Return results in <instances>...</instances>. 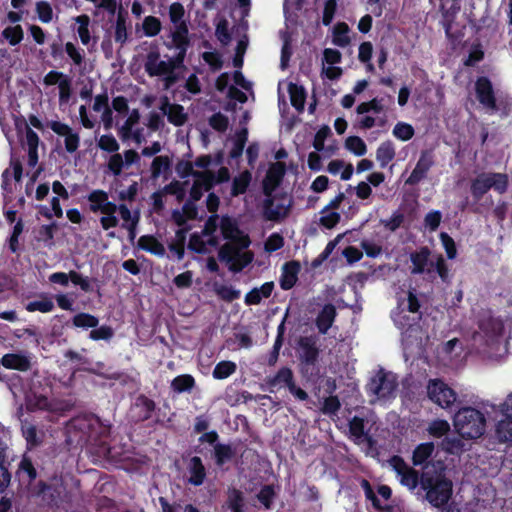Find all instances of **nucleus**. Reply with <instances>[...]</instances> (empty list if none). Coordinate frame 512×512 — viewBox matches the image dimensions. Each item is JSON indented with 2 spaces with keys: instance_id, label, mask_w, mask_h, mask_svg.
<instances>
[{
  "instance_id": "ea45409f",
  "label": "nucleus",
  "mask_w": 512,
  "mask_h": 512,
  "mask_svg": "<svg viewBox=\"0 0 512 512\" xmlns=\"http://www.w3.org/2000/svg\"><path fill=\"white\" fill-rule=\"evenodd\" d=\"M220 228L224 239L233 240L238 244L239 238L236 237V234H240L241 232L235 221L228 216H224L221 219Z\"/></svg>"
},
{
  "instance_id": "c85d7f7f",
  "label": "nucleus",
  "mask_w": 512,
  "mask_h": 512,
  "mask_svg": "<svg viewBox=\"0 0 512 512\" xmlns=\"http://www.w3.org/2000/svg\"><path fill=\"white\" fill-rule=\"evenodd\" d=\"M252 180V174L248 170H244L238 176L234 177L231 186V196L237 197L246 193Z\"/></svg>"
},
{
  "instance_id": "680f3d73",
  "label": "nucleus",
  "mask_w": 512,
  "mask_h": 512,
  "mask_svg": "<svg viewBox=\"0 0 512 512\" xmlns=\"http://www.w3.org/2000/svg\"><path fill=\"white\" fill-rule=\"evenodd\" d=\"M209 125L215 131L223 133L228 129L229 119L221 112H217L209 118Z\"/></svg>"
},
{
  "instance_id": "09e8293b",
  "label": "nucleus",
  "mask_w": 512,
  "mask_h": 512,
  "mask_svg": "<svg viewBox=\"0 0 512 512\" xmlns=\"http://www.w3.org/2000/svg\"><path fill=\"white\" fill-rule=\"evenodd\" d=\"M2 35L11 46L18 45L24 37L23 29L20 25L6 27L3 30Z\"/></svg>"
},
{
  "instance_id": "f704fd0d",
  "label": "nucleus",
  "mask_w": 512,
  "mask_h": 512,
  "mask_svg": "<svg viewBox=\"0 0 512 512\" xmlns=\"http://www.w3.org/2000/svg\"><path fill=\"white\" fill-rule=\"evenodd\" d=\"M237 370L235 362L230 360H222L218 362L212 372V376L216 380H224L233 375Z\"/></svg>"
},
{
  "instance_id": "b1692460",
  "label": "nucleus",
  "mask_w": 512,
  "mask_h": 512,
  "mask_svg": "<svg viewBox=\"0 0 512 512\" xmlns=\"http://www.w3.org/2000/svg\"><path fill=\"white\" fill-rule=\"evenodd\" d=\"M336 315V308L333 304L324 305L316 318V326L321 334L328 332L333 325Z\"/></svg>"
},
{
  "instance_id": "aec40b11",
  "label": "nucleus",
  "mask_w": 512,
  "mask_h": 512,
  "mask_svg": "<svg viewBox=\"0 0 512 512\" xmlns=\"http://www.w3.org/2000/svg\"><path fill=\"white\" fill-rule=\"evenodd\" d=\"M155 402L148 398L146 395H139L133 405V411L135 413L134 418L136 422H144L151 418L152 413L155 411Z\"/></svg>"
},
{
  "instance_id": "473e14b6",
  "label": "nucleus",
  "mask_w": 512,
  "mask_h": 512,
  "mask_svg": "<svg viewBox=\"0 0 512 512\" xmlns=\"http://www.w3.org/2000/svg\"><path fill=\"white\" fill-rule=\"evenodd\" d=\"M361 487L364 491L367 500L371 501L373 507L379 512H392L393 507L391 505H382L378 497L376 496L373 487L370 482L366 479L361 481Z\"/></svg>"
},
{
  "instance_id": "603ef678",
  "label": "nucleus",
  "mask_w": 512,
  "mask_h": 512,
  "mask_svg": "<svg viewBox=\"0 0 512 512\" xmlns=\"http://www.w3.org/2000/svg\"><path fill=\"white\" fill-rule=\"evenodd\" d=\"M392 133L397 139L401 141H408L413 138L415 131L411 124L398 122L394 126Z\"/></svg>"
},
{
  "instance_id": "cd10ccee",
  "label": "nucleus",
  "mask_w": 512,
  "mask_h": 512,
  "mask_svg": "<svg viewBox=\"0 0 512 512\" xmlns=\"http://www.w3.org/2000/svg\"><path fill=\"white\" fill-rule=\"evenodd\" d=\"M396 152L392 141L382 142L376 150V159L381 168H385L394 158Z\"/></svg>"
},
{
  "instance_id": "3c124183",
  "label": "nucleus",
  "mask_w": 512,
  "mask_h": 512,
  "mask_svg": "<svg viewBox=\"0 0 512 512\" xmlns=\"http://www.w3.org/2000/svg\"><path fill=\"white\" fill-rule=\"evenodd\" d=\"M35 10L38 16V19L42 23H50L53 19V9L51 4L48 1L41 0L36 2Z\"/></svg>"
},
{
  "instance_id": "49530a36",
  "label": "nucleus",
  "mask_w": 512,
  "mask_h": 512,
  "mask_svg": "<svg viewBox=\"0 0 512 512\" xmlns=\"http://www.w3.org/2000/svg\"><path fill=\"white\" fill-rule=\"evenodd\" d=\"M104 109L103 116L109 115V122L105 121V128H110L112 123V111L108 106V96L106 94H99L95 97L93 103V110L100 112Z\"/></svg>"
},
{
  "instance_id": "4468645a",
  "label": "nucleus",
  "mask_w": 512,
  "mask_h": 512,
  "mask_svg": "<svg viewBox=\"0 0 512 512\" xmlns=\"http://www.w3.org/2000/svg\"><path fill=\"white\" fill-rule=\"evenodd\" d=\"M431 250L428 246H421L418 250L410 253V261L412 263V274L431 273L432 269L426 268L430 265Z\"/></svg>"
},
{
  "instance_id": "423d86ee",
  "label": "nucleus",
  "mask_w": 512,
  "mask_h": 512,
  "mask_svg": "<svg viewBox=\"0 0 512 512\" xmlns=\"http://www.w3.org/2000/svg\"><path fill=\"white\" fill-rule=\"evenodd\" d=\"M397 388V377L383 368H380L365 386L366 393L369 396H375L378 400L394 398Z\"/></svg>"
},
{
  "instance_id": "6e6552de",
  "label": "nucleus",
  "mask_w": 512,
  "mask_h": 512,
  "mask_svg": "<svg viewBox=\"0 0 512 512\" xmlns=\"http://www.w3.org/2000/svg\"><path fill=\"white\" fill-rule=\"evenodd\" d=\"M298 352L301 365L315 366L320 355L317 336H301L298 340Z\"/></svg>"
},
{
  "instance_id": "dca6fc26",
  "label": "nucleus",
  "mask_w": 512,
  "mask_h": 512,
  "mask_svg": "<svg viewBox=\"0 0 512 512\" xmlns=\"http://www.w3.org/2000/svg\"><path fill=\"white\" fill-rule=\"evenodd\" d=\"M289 212V205L274 202L273 195L266 197L263 201V216L268 221L279 222L284 219Z\"/></svg>"
},
{
  "instance_id": "79ce46f5",
  "label": "nucleus",
  "mask_w": 512,
  "mask_h": 512,
  "mask_svg": "<svg viewBox=\"0 0 512 512\" xmlns=\"http://www.w3.org/2000/svg\"><path fill=\"white\" fill-rule=\"evenodd\" d=\"M214 292L216 295L225 302H232L240 298L241 292L232 286L224 284H214Z\"/></svg>"
},
{
  "instance_id": "0e129e2a",
  "label": "nucleus",
  "mask_w": 512,
  "mask_h": 512,
  "mask_svg": "<svg viewBox=\"0 0 512 512\" xmlns=\"http://www.w3.org/2000/svg\"><path fill=\"white\" fill-rule=\"evenodd\" d=\"M163 192L168 195L176 196V199L181 202L185 198L184 183L173 180L163 187Z\"/></svg>"
},
{
  "instance_id": "338daca9",
  "label": "nucleus",
  "mask_w": 512,
  "mask_h": 512,
  "mask_svg": "<svg viewBox=\"0 0 512 512\" xmlns=\"http://www.w3.org/2000/svg\"><path fill=\"white\" fill-rule=\"evenodd\" d=\"M384 110L383 105L381 104V100L378 98H373L370 101L360 103L356 111L358 114H365L370 111L375 113H381Z\"/></svg>"
},
{
  "instance_id": "72a5a7b5",
  "label": "nucleus",
  "mask_w": 512,
  "mask_h": 512,
  "mask_svg": "<svg viewBox=\"0 0 512 512\" xmlns=\"http://www.w3.org/2000/svg\"><path fill=\"white\" fill-rule=\"evenodd\" d=\"M361 487L364 491L367 500L371 501L373 507L379 512H392L393 507L391 505H382L378 497L376 496L373 487L370 482L366 479L361 481Z\"/></svg>"
},
{
  "instance_id": "f03ea898",
  "label": "nucleus",
  "mask_w": 512,
  "mask_h": 512,
  "mask_svg": "<svg viewBox=\"0 0 512 512\" xmlns=\"http://www.w3.org/2000/svg\"><path fill=\"white\" fill-rule=\"evenodd\" d=\"M210 426V421L205 415H200L195 418L193 425L194 433H202L198 438V442L203 444L207 443L213 447L212 459L215 465L223 469L224 465L231 462L236 456V449L231 444L219 442V434L216 430L206 431Z\"/></svg>"
},
{
  "instance_id": "bf43d9fd",
  "label": "nucleus",
  "mask_w": 512,
  "mask_h": 512,
  "mask_svg": "<svg viewBox=\"0 0 512 512\" xmlns=\"http://www.w3.org/2000/svg\"><path fill=\"white\" fill-rule=\"evenodd\" d=\"M215 35L221 44L227 45L230 43L232 37L229 31V23L225 18L220 19L217 23Z\"/></svg>"
},
{
  "instance_id": "f8f14e48",
  "label": "nucleus",
  "mask_w": 512,
  "mask_h": 512,
  "mask_svg": "<svg viewBox=\"0 0 512 512\" xmlns=\"http://www.w3.org/2000/svg\"><path fill=\"white\" fill-rule=\"evenodd\" d=\"M159 59L160 52L157 47L148 52L144 63V69L150 77L164 76L165 74L174 71L169 60L163 61Z\"/></svg>"
},
{
  "instance_id": "393cba45",
  "label": "nucleus",
  "mask_w": 512,
  "mask_h": 512,
  "mask_svg": "<svg viewBox=\"0 0 512 512\" xmlns=\"http://www.w3.org/2000/svg\"><path fill=\"white\" fill-rule=\"evenodd\" d=\"M435 450V446L433 442H425L417 445L415 449L413 450L412 454V463L414 466H422L426 465L427 463L432 462L433 460L429 459L431 458L433 452Z\"/></svg>"
},
{
  "instance_id": "774afa93",
  "label": "nucleus",
  "mask_w": 512,
  "mask_h": 512,
  "mask_svg": "<svg viewBox=\"0 0 512 512\" xmlns=\"http://www.w3.org/2000/svg\"><path fill=\"white\" fill-rule=\"evenodd\" d=\"M59 104L64 105L67 104L72 95V82L69 76L67 78L62 79L60 81L59 86Z\"/></svg>"
},
{
  "instance_id": "a19ab883",
  "label": "nucleus",
  "mask_w": 512,
  "mask_h": 512,
  "mask_svg": "<svg viewBox=\"0 0 512 512\" xmlns=\"http://www.w3.org/2000/svg\"><path fill=\"white\" fill-rule=\"evenodd\" d=\"M171 164V159L167 155L156 156L151 164V178L157 179L162 172L170 171Z\"/></svg>"
},
{
  "instance_id": "f257e3e1",
  "label": "nucleus",
  "mask_w": 512,
  "mask_h": 512,
  "mask_svg": "<svg viewBox=\"0 0 512 512\" xmlns=\"http://www.w3.org/2000/svg\"><path fill=\"white\" fill-rule=\"evenodd\" d=\"M392 468L400 476L401 485L410 491L419 485L426 492V500L434 507L450 500L453 492V483L446 477L447 466L444 461H432L424 465L422 472L409 466L399 455H394L389 460Z\"/></svg>"
},
{
  "instance_id": "e2e57ef3",
  "label": "nucleus",
  "mask_w": 512,
  "mask_h": 512,
  "mask_svg": "<svg viewBox=\"0 0 512 512\" xmlns=\"http://www.w3.org/2000/svg\"><path fill=\"white\" fill-rule=\"evenodd\" d=\"M341 408V403L336 395L328 396L324 399L321 411L326 415H335Z\"/></svg>"
},
{
  "instance_id": "6ab92c4d",
  "label": "nucleus",
  "mask_w": 512,
  "mask_h": 512,
  "mask_svg": "<svg viewBox=\"0 0 512 512\" xmlns=\"http://www.w3.org/2000/svg\"><path fill=\"white\" fill-rule=\"evenodd\" d=\"M293 381V371L289 367H282L274 376L266 378L265 385L270 393H274L275 388L286 387L288 389Z\"/></svg>"
},
{
  "instance_id": "58836bf2",
  "label": "nucleus",
  "mask_w": 512,
  "mask_h": 512,
  "mask_svg": "<svg viewBox=\"0 0 512 512\" xmlns=\"http://www.w3.org/2000/svg\"><path fill=\"white\" fill-rule=\"evenodd\" d=\"M350 435L356 439H367L371 441V437L365 431V419L359 416H354L348 423Z\"/></svg>"
},
{
  "instance_id": "c9c22d12",
  "label": "nucleus",
  "mask_w": 512,
  "mask_h": 512,
  "mask_svg": "<svg viewBox=\"0 0 512 512\" xmlns=\"http://www.w3.org/2000/svg\"><path fill=\"white\" fill-rule=\"evenodd\" d=\"M496 437L501 443H512V417H505L496 425Z\"/></svg>"
},
{
  "instance_id": "c756f323",
  "label": "nucleus",
  "mask_w": 512,
  "mask_h": 512,
  "mask_svg": "<svg viewBox=\"0 0 512 512\" xmlns=\"http://www.w3.org/2000/svg\"><path fill=\"white\" fill-rule=\"evenodd\" d=\"M288 93L291 105L298 111H302L306 101V91L303 86L290 82L288 85Z\"/></svg>"
},
{
  "instance_id": "13d9d810",
  "label": "nucleus",
  "mask_w": 512,
  "mask_h": 512,
  "mask_svg": "<svg viewBox=\"0 0 512 512\" xmlns=\"http://www.w3.org/2000/svg\"><path fill=\"white\" fill-rule=\"evenodd\" d=\"M98 147L108 153H116L120 146L112 134L102 135L97 143Z\"/></svg>"
},
{
  "instance_id": "7c9ffc66",
  "label": "nucleus",
  "mask_w": 512,
  "mask_h": 512,
  "mask_svg": "<svg viewBox=\"0 0 512 512\" xmlns=\"http://www.w3.org/2000/svg\"><path fill=\"white\" fill-rule=\"evenodd\" d=\"M226 503L231 512H245V497L237 488L228 489Z\"/></svg>"
},
{
  "instance_id": "052dcab7",
  "label": "nucleus",
  "mask_w": 512,
  "mask_h": 512,
  "mask_svg": "<svg viewBox=\"0 0 512 512\" xmlns=\"http://www.w3.org/2000/svg\"><path fill=\"white\" fill-rule=\"evenodd\" d=\"M275 496L273 485H264L258 492L257 499L265 508L270 509Z\"/></svg>"
},
{
  "instance_id": "4c0bfd02",
  "label": "nucleus",
  "mask_w": 512,
  "mask_h": 512,
  "mask_svg": "<svg viewBox=\"0 0 512 512\" xmlns=\"http://www.w3.org/2000/svg\"><path fill=\"white\" fill-rule=\"evenodd\" d=\"M194 386H195V379L190 374L178 375L171 382L172 390L177 393L188 392Z\"/></svg>"
},
{
  "instance_id": "2eb2a0df",
  "label": "nucleus",
  "mask_w": 512,
  "mask_h": 512,
  "mask_svg": "<svg viewBox=\"0 0 512 512\" xmlns=\"http://www.w3.org/2000/svg\"><path fill=\"white\" fill-rule=\"evenodd\" d=\"M301 270V265L298 261L292 260L284 263L280 276V287L282 290L292 289L298 281V274Z\"/></svg>"
},
{
  "instance_id": "6e6d98bb",
  "label": "nucleus",
  "mask_w": 512,
  "mask_h": 512,
  "mask_svg": "<svg viewBox=\"0 0 512 512\" xmlns=\"http://www.w3.org/2000/svg\"><path fill=\"white\" fill-rule=\"evenodd\" d=\"M430 267L434 268L443 282L449 281V267L442 254H438L434 262H430Z\"/></svg>"
},
{
  "instance_id": "a878e982",
  "label": "nucleus",
  "mask_w": 512,
  "mask_h": 512,
  "mask_svg": "<svg viewBox=\"0 0 512 512\" xmlns=\"http://www.w3.org/2000/svg\"><path fill=\"white\" fill-rule=\"evenodd\" d=\"M21 430L28 449L36 448L42 444L44 433L39 431L36 425L25 421L22 423Z\"/></svg>"
},
{
  "instance_id": "a18cd8bd",
  "label": "nucleus",
  "mask_w": 512,
  "mask_h": 512,
  "mask_svg": "<svg viewBox=\"0 0 512 512\" xmlns=\"http://www.w3.org/2000/svg\"><path fill=\"white\" fill-rule=\"evenodd\" d=\"M443 451L449 454H460L464 450V443L458 437L445 436L441 442Z\"/></svg>"
},
{
  "instance_id": "37998d69",
  "label": "nucleus",
  "mask_w": 512,
  "mask_h": 512,
  "mask_svg": "<svg viewBox=\"0 0 512 512\" xmlns=\"http://www.w3.org/2000/svg\"><path fill=\"white\" fill-rule=\"evenodd\" d=\"M72 323L75 327L87 329L97 327L99 320L92 314L80 312L72 318Z\"/></svg>"
},
{
  "instance_id": "2f4dec72",
  "label": "nucleus",
  "mask_w": 512,
  "mask_h": 512,
  "mask_svg": "<svg viewBox=\"0 0 512 512\" xmlns=\"http://www.w3.org/2000/svg\"><path fill=\"white\" fill-rule=\"evenodd\" d=\"M38 297L40 300L30 301L25 305L26 311L49 313L54 309V303L46 293H40Z\"/></svg>"
},
{
  "instance_id": "a211bd4d",
  "label": "nucleus",
  "mask_w": 512,
  "mask_h": 512,
  "mask_svg": "<svg viewBox=\"0 0 512 512\" xmlns=\"http://www.w3.org/2000/svg\"><path fill=\"white\" fill-rule=\"evenodd\" d=\"M440 9L446 36L450 37L452 24L461 9L460 0H441Z\"/></svg>"
},
{
  "instance_id": "f3484780",
  "label": "nucleus",
  "mask_w": 512,
  "mask_h": 512,
  "mask_svg": "<svg viewBox=\"0 0 512 512\" xmlns=\"http://www.w3.org/2000/svg\"><path fill=\"white\" fill-rule=\"evenodd\" d=\"M160 110L167 115L168 121L174 126H182L187 120L184 107L180 104H171L167 97L162 99Z\"/></svg>"
},
{
  "instance_id": "c03bdc74",
  "label": "nucleus",
  "mask_w": 512,
  "mask_h": 512,
  "mask_svg": "<svg viewBox=\"0 0 512 512\" xmlns=\"http://www.w3.org/2000/svg\"><path fill=\"white\" fill-rule=\"evenodd\" d=\"M75 21H76V23L79 24V26L77 28V33L79 35V38H80L82 44L88 45L91 40L90 31H89V23H90L89 16L86 14L79 15L75 18Z\"/></svg>"
},
{
  "instance_id": "9b49d317",
  "label": "nucleus",
  "mask_w": 512,
  "mask_h": 512,
  "mask_svg": "<svg viewBox=\"0 0 512 512\" xmlns=\"http://www.w3.org/2000/svg\"><path fill=\"white\" fill-rule=\"evenodd\" d=\"M48 127L57 135L64 137V145L67 153H75L80 146V136L66 123L50 121Z\"/></svg>"
},
{
  "instance_id": "4be33fe9",
  "label": "nucleus",
  "mask_w": 512,
  "mask_h": 512,
  "mask_svg": "<svg viewBox=\"0 0 512 512\" xmlns=\"http://www.w3.org/2000/svg\"><path fill=\"white\" fill-rule=\"evenodd\" d=\"M188 482L194 486H200L206 478V468L199 456L191 457L188 463Z\"/></svg>"
},
{
  "instance_id": "9d476101",
  "label": "nucleus",
  "mask_w": 512,
  "mask_h": 512,
  "mask_svg": "<svg viewBox=\"0 0 512 512\" xmlns=\"http://www.w3.org/2000/svg\"><path fill=\"white\" fill-rule=\"evenodd\" d=\"M434 155L432 151L424 150L420 153V157L406 179L405 184L409 186H415L427 177L429 170L434 166Z\"/></svg>"
},
{
  "instance_id": "bb28decb",
  "label": "nucleus",
  "mask_w": 512,
  "mask_h": 512,
  "mask_svg": "<svg viewBox=\"0 0 512 512\" xmlns=\"http://www.w3.org/2000/svg\"><path fill=\"white\" fill-rule=\"evenodd\" d=\"M139 249L149 252L158 257H163L166 253L164 245L153 235H143L138 239Z\"/></svg>"
},
{
  "instance_id": "5fc2aeb1",
  "label": "nucleus",
  "mask_w": 512,
  "mask_h": 512,
  "mask_svg": "<svg viewBox=\"0 0 512 512\" xmlns=\"http://www.w3.org/2000/svg\"><path fill=\"white\" fill-rule=\"evenodd\" d=\"M195 181L204 191H210L215 183V174L212 171H199L195 173Z\"/></svg>"
},
{
  "instance_id": "e433bc0d",
  "label": "nucleus",
  "mask_w": 512,
  "mask_h": 512,
  "mask_svg": "<svg viewBox=\"0 0 512 512\" xmlns=\"http://www.w3.org/2000/svg\"><path fill=\"white\" fill-rule=\"evenodd\" d=\"M349 26L345 22H338L333 28L332 42L339 47H346L350 43Z\"/></svg>"
},
{
  "instance_id": "20e7f679",
  "label": "nucleus",
  "mask_w": 512,
  "mask_h": 512,
  "mask_svg": "<svg viewBox=\"0 0 512 512\" xmlns=\"http://www.w3.org/2000/svg\"><path fill=\"white\" fill-rule=\"evenodd\" d=\"M250 243L249 236L242 235L238 239V245L233 243L223 244L218 251L219 260L228 264V268L231 272H241L254 258V254L251 251L242 252L243 249L249 247Z\"/></svg>"
},
{
  "instance_id": "412c9836",
  "label": "nucleus",
  "mask_w": 512,
  "mask_h": 512,
  "mask_svg": "<svg viewBox=\"0 0 512 512\" xmlns=\"http://www.w3.org/2000/svg\"><path fill=\"white\" fill-rule=\"evenodd\" d=\"M2 365L11 370L26 372L31 368V361L28 356L20 353H7L1 358Z\"/></svg>"
},
{
  "instance_id": "7ed1b4c3",
  "label": "nucleus",
  "mask_w": 512,
  "mask_h": 512,
  "mask_svg": "<svg viewBox=\"0 0 512 512\" xmlns=\"http://www.w3.org/2000/svg\"><path fill=\"white\" fill-rule=\"evenodd\" d=\"M453 424L462 438L477 439L485 432L486 419L481 411L472 407H463L455 413Z\"/></svg>"
},
{
  "instance_id": "1a4fd4ad",
  "label": "nucleus",
  "mask_w": 512,
  "mask_h": 512,
  "mask_svg": "<svg viewBox=\"0 0 512 512\" xmlns=\"http://www.w3.org/2000/svg\"><path fill=\"white\" fill-rule=\"evenodd\" d=\"M476 98L481 105L493 112L498 110L495 91L491 80L486 76H480L475 81Z\"/></svg>"
},
{
  "instance_id": "69168bd1",
  "label": "nucleus",
  "mask_w": 512,
  "mask_h": 512,
  "mask_svg": "<svg viewBox=\"0 0 512 512\" xmlns=\"http://www.w3.org/2000/svg\"><path fill=\"white\" fill-rule=\"evenodd\" d=\"M69 277L70 281L74 285H78L83 292L89 293L93 291V286L91 285V281L88 277H84L82 274L73 270L69 272Z\"/></svg>"
},
{
  "instance_id": "0eeeda50",
  "label": "nucleus",
  "mask_w": 512,
  "mask_h": 512,
  "mask_svg": "<svg viewBox=\"0 0 512 512\" xmlns=\"http://www.w3.org/2000/svg\"><path fill=\"white\" fill-rule=\"evenodd\" d=\"M429 399L442 408L451 407L456 399V392L441 379H431L427 385Z\"/></svg>"
},
{
  "instance_id": "39448f33",
  "label": "nucleus",
  "mask_w": 512,
  "mask_h": 512,
  "mask_svg": "<svg viewBox=\"0 0 512 512\" xmlns=\"http://www.w3.org/2000/svg\"><path fill=\"white\" fill-rule=\"evenodd\" d=\"M509 186V178L505 173L482 172L470 184V192L475 202L482 200L484 195L494 189L499 194H504Z\"/></svg>"
},
{
  "instance_id": "4d7b16f0",
  "label": "nucleus",
  "mask_w": 512,
  "mask_h": 512,
  "mask_svg": "<svg viewBox=\"0 0 512 512\" xmlns=\"http://www.w3.org/2000/svg\"><path fill=\"white\" fill-rule=\"evenodd\" d=\"M427 430L431 436L440 438L449 432L450 425L446 420L437 419L430 423Z\"/></svg>"
},
{
  "instance_id": "5701e85b",
  "label": "nucleus",
  "mask_w": 512,
  "mask_h": 512,
  "mask_svg": "<svg viewBox=\"0 0 512 512\" xmlns=\"http://www.w3.org/2000/svg\"><path fill=\"white\" fill-rule=\"evenodd\" d=\"M16 476L18 477L19 481L28 485L32 484L38 476L37 470L31 458L26 454H24L20 460L18 469L16 471Z\"/></svg>"
},
{
  "instance_id": "8fccbe9b",
  "label": "nucleus",
  "mask_w": 512,
  "mask_h": 512,
  "mask_svg": "<svg viewBox=\"0 0 512 512\" xmlns=\"http://www.w3.org/2000/svg\"><path fill=\"white\" fill-rule=\"evenodd\" d=\"M142 28L147 37H154L161 31V21L155 16H146L143 20Z\"/></svg>"
},
{
  "instance_id": "ddd939ff",
  "label": "nucleus",
  "mask_w": 512,
  "mask_h": 512,
  "mask_svg": "<svg viewBox=\"0 0 512 512\" xmlns=\"http://www.w3.org/2000/svg\"><path fill=\"white\" fill-rule=\"evenodd\" d=\"M284 175V163L278 161L270 166L262 183L263 194L266 197L273 195L274 191L280 186Z\"/></svg>"
},
{
  "instance_id": "864d4df0",
  "label": "nucleus",
  "mask_w": 512,
  "mask_h": 512,
  "mask_svg": "<svg viewBox=\"0 0 512 512\" xmlns=\"http://www.w3.org/2000/svg\"><path fill=\"white\" fill-rule=\"evenodd\" d=\"M88 201L90 202V210L92 212H98L103 206V203L108 199V194L104 190H93L88 195Z\"/></svg>"
},
{
  "instance_id": "de8ad7c7",
  "label": "nucleus",
  "mask_w": 512,
  "mask_h": 512,
  "mask_svg": "<svg viewBox=\"0 0 512 512\" xmlns=\"http://www.w3.org/2000/svg\"><path fill=\"white\" fill-rule=\"evenodd\" d=\"M345 147L356 156H363L367 152V146L359 136H349L345 140Z\"/></svg>"
}]
</instances>
